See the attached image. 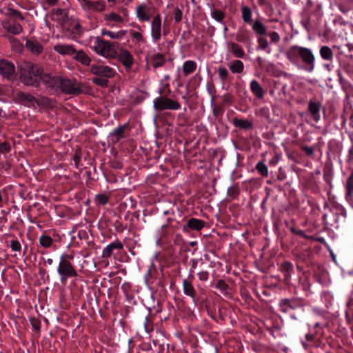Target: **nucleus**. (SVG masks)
<instances>
[{
	"mask_svg": "<svg viewBox=\"0 0 353 353\" xmlns=\"http://www.w3.org/2000/svg\"><path fill=\"white\" fill-rule=\"evenodd\" d=\"M324 323H321V322H316L315 324H314V328H318V330L315 332V335L316 336H313L311 333H310V346L314 343V345L315 346H318L319 344L316 343L315 341L317 340L319 341V337L322 335V332H321V329L323 327V326L324 325Z\"/></svg>",
	"mask_w": 353,
	"mask_h": 353,
	"instance_id": "obj_30",
	"label": "nucleus"
},
{
	"mask_svg": "<svg viewBox=\"0 0 353 353\" xmlns=\"http://www.w3.org/2000/svg\"><path fill=\"white\" fill-rule=\"evenodd\" d=\"M252 17V10L248 6H243L242 8V19L245 23H248L251 24L252 23V20L251 19Z\"/></svg>",
	"mask_w": 353,
	"mask_h": 353,
	"instance_id": "obj_40",
	"label": "nucleus"
},
{
	"mask_svg": "<svg viewBox=\"0 0 353 353\" xmlns=\"http://www.w3.org/2000/svg\"><path fill=\"white\" fill-rule=\"evenodd\" d=\"M26 48L34 54H40L43 51V46L35 39H26Z\"/></svg>",
	"mask_w": 353,
	"mask_h": 353,
	"instance_id": "obj_19",
	"label": "nucleus"
},
{
	"mask_svg": "<svg viewBox=\"0 0 353 353\" xmlns=\"http://www.w3.org/2000/svg\"><path fill=\"white\" fill-rule=\"evenodd\" d=\"M123 249V243L119 241V239L114 241V242L111 243L108 245H107L103 250L102 252V258L108 259L110 258L112 254H113L114 251L117 250H121Z\"/></svg>",
	"mask_w": 353,
	"mask_h": 353,
	"instance_id": "obj_16",
	"label": "nucleus"
},
{
	"mask_svg": "<svg viewBox=\"0 0 353 353\" xmlns=\"http://www.w3.org/2000/svg\"><path fill=\"white\" fill-rule=\"evenodd\" d=\"M8 14L12 17L14 20H21L23 21L24 19V17L22 15V13L14 8H9L8 10Z\"/></svg>",
	"mask_w": 353,
	"mask_h": 353,
	"instance_id": "obj_50",
	"label": "nucleus"
},
{
	"mask_svg": "<svg viewBox=\"0 0 353 353\" xmlns=\"http://www.w3.org/2000/svg\"><path fill=\"white\" fill-rule=\"evenodd\" d=\"M236 40L241 43H247L250 41L249 32L246 30L239 31L236 34Z\"/></svg>",
	"mask_w": 353,
	"mask_h": 353,
	"instance_id": "obj_42",
	"label": "nucleus"
},
{
	"mask_svg": "<svg viewBox=\"0 0 353 353\" xmlns=\"http://www.w3.org/2000/svg\"><path fill=\"white\" fill-rule=\"evenodd\" d=\"M115 59L121 62L127 70H130L134 63L132 54L125 48L121 49V53H119L118 57H116Z\"/></svg>",
	"mask_w": 353,
	"mask_h": 353,
	"instance_id": "obj_13",
	"label": "nucleus"
},
{
	"mask_svg": "<svg viewBox=\"0 0 353 353\" xmlns=\"http://www.w3.org/2000/svg\"><path fill=\"white\" fill-rule=\"evenodd\" d=\"M11 150V146L8 142L4 141L0 143V154H6Z\"/></svg>",
	"mask_w": 353,
	"mask_h": 353,
	"instance_id": "obj_57",
	"label": "nucleus"
},
{
	"mask_svg": "<svg viewBox=\"0 0 353 353\" xmlns=\"http://www.w3.org/2000/svg\"><path fill=\"white\" fill-rule=\"evenodd\" d=\"M310 192L319 194L321 188V183L317 181L314 177L310 176Z\"/></svg>",
	"mask_w": 353,
	"mask_h": 353,
	"instance_id": "obj_39",
	"label": "nucleus"
},
{
	"mask_svg": "<svg viewBox=\"0 0 353 353\" xmlns=\"http://www.w3.org/2000/svg\"><path fill=\"white\" fill-rule=\"evenodd\" d=\"M0 74L3 78L9 81L14 80L16 74L14 63L5 59H0Z\"/></svg>",
	"mask_w": 353,
	"mask_h": 353,
	"instance_id": "obj_8",
	"label": "nucleus"
},
{
	"mask_svg": "<svg viewBox=\"0 0 353 353\" xmlns=\"http://www.w3.org/2000/svg\"><path fill=\"white\" fill-rule=\"evenodd\" d=\"M10 248L12 251L20 252L21 250V245L20 242L17 239H12L10 241Z\"/></svg>",
	"mask_w": 353,
	"mask_h": 353,
	"instance_id": "obj_59",
	"label": "nucleus"
},
{
	"mask_svg": "<svg viewBox=\"0 0 353 353\" xmlns=\"http://www.w3.org/2000/svg\"><path fill=\"white\" fill-rule=\"evenodd\" d=\"M212 105H213L212 113L214 117L218 118L223 114L225 110L222 105H215L214 99L212 98L211 101Z\"/></svg>",
	"mask_w": 353,
	"mask_h": 353,
	"instance_id": "obj_41",
	"label": "nucleus"
},
{
	"mask_svg": "<svg viewBox=\"0 0 353 353\" xmlns=\"http://www.w3.org/2000/svg\"><path fill=\"white\" fill-rule=\"evenodd\" d=\"M61 91L67 94L79 95L83 92L82 85L75 80L61 78L59 88Z\"/></svg>",
	"mask_w": 353,
	"mask_h": 353,
	"instance_id": "obj_4",
	"label": "nucleus"
},
{
	"mask_svg": "<svg viewBox=\"0 0 353 353\" xmlns=\"http://www.w3.org/2000/svg\"><path fill=\"white\" fill-rule=\"evenodd\" d=\"M331 211L335 216V223H343L345 222L347 219V211L342 205L338 203H334L332 204Z\"/></svg>",
	"mask_w": 353,
	"mask_h": 353,
	"instance_id": "obj_12",
	"label": "nucleus"
},
{
	"mask_svg": "<svg viewBox=\"0 0 353 353\" xmlns=\"http://www.w3.org/2000/svg\"><path fill=\"white\" fill-rule=\"evenodd\" d=\"M216 288L219 289L221 292H225L229 288V285L223 279H220L216 284Z\"/></svg>",
	"mask_w": 353,
	"mask_h": 353,
	"instance_id": "obj_61",
	"label": "nucleus"
},
{
	"mask_svg": "<svg viewBox=\"0 0 353 353\" xmlns=\"http://www.w3.org/2000/svg\"><path fill=\"white\" fill-rule=\"evenodd\" d=\"M183 12L178 7L174 9V21L175 23H179L182 20Z\"/></svg>",
	"mask_w": 353,
	"mask_h": 353,
	"instance_id": "obj_63",
	"label": "nucleus"
},
{
	"mask_svg": "<svg viewBox=\"0 0 353 353\" xmlns=\"http://www.w3.org/2000/svg\"><path fill=\"white\" fill-rule=\"evenodd\" d=\"M234 96L232 95L230 93H227L223 95V105H226L230 106L232 104L234 101Z\"/></svg>",
	"mask_w": 353,
	"mask_h": 353,
	"instance_id": "obj_54",
	"label": "nucleus"
},
{
	"mask_svg": "<svg viewBox=\"0 0 353 353\" xmlns=\"http://www.w3.org/2000/svg\"><path fill=\"white\" fill-rule=\"evenodd\" d=\"M128 128V124H123L122 125L119 126L115 128L112 133V136L114 137V142H119L122 138L124 137L125 130Z\"/></svg>",
	"mask_w": 353,
	"mask_h": 353,
	"instance_id": "obj_31",
	"label": "nucleus"
},
{
	"mask_svg": "<svg viewBox=\"0 0 353 353\" xmlns=\"http://www.w3.org/2000/svg\"><path fill=\"white\" fill-rule=\"evenodd\" d=\"M43 74V68L39 65L31 63L26 66L19 68L20 81L27 86L36 88L40 87V77Z\"/></svg>",
	"mask_w": 353,
	"mask_h": 353,
	"instance_id": "obj_1",
	"label": "nucleus"
},
{
	"mask_svg": "<svg viewBox=\"0 0 353 353\" xmlns=\"http://www.w3.org/2000/svg\"><path fill=\"white\" fill-rule=\"evenodd\" d=\"M205 225V222L196 218H190L188 220L186 224L183 226V230L188 232L190 230L200 231Z\"/></svg>",
	"mask_w": 353,
	"mask_h": 353,
	"instance_id": "obj_14",
	"label": "nucleus"
},
{
	"mask_svg": "<svg viewBox=\"0 0 353 353\" xmlns=\"http://www.w3.org/2000/svg\"><path fill=\"white\" fill-rule=\"evenodd\" d=\"M183 286L185 294L194 299L196 293L192 285V281L189 279H184L183 281Z\"/></svg>",
	"mask_w": 353,
	"mask_h": 353,
	"instance_id": "obj_29",
	"label": "nucleus"
},
{
	"mask_svg": "<svg viewBox=\"0 0 353 353\" xmlns=\"http://www.w3.org/2000/svg\"><path fill=\"white\" fill-rule=\"evenodd\" d=\"M150 8L146 4H140L137 8V16L142 21H148L150 20Z\"/></svg>",
	"mask_w": 353,
	"mask_h": 353,
	"instance_id": "obj_22",
	"label": "nucleus"
},
{
	"mask_svg": "<svg viewBox=\"0 0 353 353\" xmlns=\"http://www.w3.org/2000/svg\"><path fill=\"white\" fill-rule=\"evenodd\" d=\"M72 58L85 65H89L91 62V59L82 50H77V52L74 53Z\"/></svg>",
	"mask_w": 353,
	"mask_h": 353,
	"instance_id": "obj_26",
	"label": "nucleus"
},
{
	"mask_svg": "<svg viewBox=\"0 0 353 353\" xmlns=\"http://www.w3.org/2000/svg\"><path fill=\"white\" fill-rule=\"evenodd\" d=\"M279 307L281 311L283 313L288 312L291 309L293 308L290 305V302L288 299L281 300L279 304Z\"/></svg>",
	"mask_w": 353,
	"mask_h": 353,
	"instance_id": "obj_49",
	"label": "nucleus"
},
{
	"mask_svg": "<svg viewBox=\"0 0 353 353\" xmlns=\"http://www.w3.org/2000/svg\"><path fill=\"white\" fill-rule=\"evenodd\" d=\"M287 57L292 61H294L300 57L304 63L309 64L308 48H301L297 46H292L287 52Z\"/></svg>",
	"mask_w": 353,
	"mask_h": 353,
	"instance_id": "obj_6",
	"label": "nucleus"
},
{
	"mask_svg": "<svg viewBox=\"0 0 353 353\" xmlns=\"http://www.w3.org/2000/svg\"><path fill=\"white\" fill-rule=\"evenodd\" d=\"M196 68V64L194 61H187L183 65V71L185 76L192 73Z\"/></svg>",
	"mask_w": 353,
	"mask_h": 353,
	"instance_id": "obj_38",
	"label": "nucleus"
},
{
	"mask_svg": "<svg viewBox=\"0 0 353 353\" xmlns=\"http://www.w3.org/2000/svg\"><path fill=\"white\" fill-rule=\"evenodd\" d=\"M30 324L34 330L37 332H39L41 330V321L36 318H32L30 319Z\"/></svg>",
	"mask_w": 353,
	"mask_h": 353,
	"instance_id": "obj_62",
	"label": "nucleus"
},
{
	"mask_svg": "<svg viewBox=\"0 0 353 353\" xmlns=\"http://www.w3.org/2000/svg\"><path fill=\"white\" fill-rule=\"evenodd\" d=\"M90 71L94 75L103 77L107 79L114 77L116 74L112 68L107 65H92Z\"/></svg>",
	"mask_w": 353,
	"mask_h": 353,
	"instance_id": "obj_11",
	"label": "nucleus"
},
{
	"mask_svg": "<svg viewBox=\"0 0 353 353\" xmlns=\"http://www.w3.org/2000/svg\"><path fill=\"white\" fill-rule=\"evenodd\" d=\"M345 198L353 195V171L347 178L345 185Z\"/></svg>",
	"mask_w": 353,
	"mask_h": 353,
	"instance_id": "obj_36",
	"label": "nucleus"
},
{
	"mask_svg": "<svg viewBox=\"0 0 353 353\" xmlns=\"http://www.w3.org/2000/svg\"><path fill=\"white\" fill-rule=\"evenodd\" d=\"M259 48L261 50H265L268 48V40L262 37L258 39Z\"/></svg>",
	"mask_w": 353,
	"mask_h": 353,
	"instance_id": "obj_64",
	"label": "nucleus"
},
{
	"mask_svg": "<svg viewBox=\"0 0 353 353\" xmlns=\"http://www.w3.org/2000/svg\"><path fill=\"white\" fill-rule=\"evenodd\" d=\"M39 243L42 247L48 248L52 245L53 240L50 236L42 235L39 238Z\"/></svg>",
	"mask_w": 353,
	"mask_h": 353,
	"instance_id": "obj_43",
	"label": "nucleus"
},
{
	"mask_svg": "<svg viewBox=\"0 0 353 353\" xmlns=\"http://www.w3.org/2000/svg\"><path fill=\"white\" fill-rule=\"evenodd\" d=\"M110 47L112 50L114 52V58L118 57L119 52L121 53V49H124L119 42L110 41Z\"/></svg>",
	"mask_w": 353,
	"mask_h": 353,
	"instance_id": "obj_52",
	"label": "nucleus"
},
{
	"mask_svg": "<svg viewBox=\"0 0 353 353\" xmlns=\"http://www.w3.org/2000/svg\"><path fill=\"white\" fill-rule=\"evenodd\" d=\"M337 77H338L339 82L343 88H352V85H351V83L348 81H347L346 79H345L343 78L341 70H337Z\"/></svg>",
	"mask_w": 353,
	"mask_h": 353,
	"instance_id": "obj_47",
	"label": "nucleus"
},
{
	"mask_svg": "<svg viewBox=\"0 0 353 353\" xmlns=\"http://www.w3.org/2000/svg\"><path fill=\"white\" fill-rule=\"evenodd\" d=\"M161 32V19L160 14L156 15L152 21L151 34L154 41L159 40Z\"/></svg>",
	"mask_w": 353,
	"mask_h": 353,
	"instance_id": "obj_17",
	"label": "nucleus"
},
{
	"mask_svg": "<svg viewBox=\"0 0 353 353\" xmlns=\"http://www.w3.org/2000/svg\"><path fill=\"white\" fill-rule=\"evenodd\" d=\"M2 25L4 29L13 34H18L23 31V27L19 23H10L9 21H3Z\"/></svg>",
	"mask_w": 353,
	"mask_h": 353,
	"instance_id": "obj_25",
	"label": "nucleus"
},
{
	"mask_svg": "<svg viewBox=\"0 0 353 353\" xmlns=\"http://www.w3.org/2000/svg\"><path fill=\"white\" fill-rule=\"evenodd\" d=\"M127 33V31L125 30H120L117 32H114L110 30H107L105 29H103L101 31V34L103 36L107 35L109 36L111 39H119L124 37Z\"/></svg>",
	"mask_w": 353,
	"mask_h": 353,
	"instance_id": "obj_33",
	"label": "nucleus"
},
{
	"mask_svg": "<svg viewBox=\"0 0 353 353\" xmlns=\"http://www.w3.org/2000/svg\"><path fill=\"white\" fill-rule=\"evenodd\" d=\"M310 269L314 280L320 284H325L327 279V272L324 266L319 263H312L310 261Z\"/></svg>",
	"mask_w": 353,
	"mask_h": 353,
	"instance_id": "obj_9",
	"label": "nucleus"
},
{
	"mask_svg": "<svg viewBox=\"0 0 353 353\" xmlns=\"http://www.w3.org/2000/svg\"><path fill=\"white\" fill-rule=\"evenodd\" d=\"M324 110L322 109L321 105L319 102L312 101L310 100V120L314 121L317 123L321 119V112Z\"/></svg>",
	"mask_w": 353,
	"mask_h": 353,
	"instance_id": "obj_20",
	"label": "nucleus"
},
{
	"mask_svg": "<svg viewBox=\"0 0 353 353\" xmlns=\"http://www.w3.org/2000/svg\"><path fill=\"white\" fill-rule=\"evenodd\" d=\"M251 24L252 26V29L255 32V33L259 35L266 34V27L262 22H261L259 20H256L254 22L252 21Z\"/></svg>",
	"mask_w": 353,
	"mask_h": 353,
	"instance_id": "obj_34",
	"label": "nucleus"
},
{
	"mask_svg": "<svg viewBox=\"0 0 353 353\" xmlns=\"http://www.w3.org/2000/svg\"><path fill=\"white\" fill-rule=\"evenodd\" d=\"M228 45L231 48V51L233 54L237 58H243L245 56V52L242 48L237 43L234 42H230Z\"/></svg>",
	"mask_w": 353,
	"mask_h": 353,
	"instance_id": "obj_35",
	"label": "nucleus"
},
{
	"mask_svg": "<svg viewBox=\"0 0 353 353\" xmlns=\"http://www.w3.org/2000/svg\"><path fill=\"white\" fill-rule=\"evenodd\" d=\"M310 214L312 213L314 215H318L320 212V204H322L325 208L327 202L323 196H318L313 198L310 196Z\"/></svg>",
	"mask_w": 353,
	"mask_h": 353,
	"instance_id": "obj_18",
	"label": "nucleus"
},
{
	"mask_svg": "<svg viewBox=\"0 0 353 353\" xmlns=\"http://www.w3.org/2000/svg\"><path fill=\"white\" fill-rule=\"evenodd\" d=\"M97 45L94 46L95 52L106 58L115 59L114 52L110 47V41H105L99 37L96 38Z\"/></svg>",
	"mask_w": 353,
	"mask_h": 353,
	"instance_id": "obj_7",
	"label": "nucleus"
},
{
	"mask_svg": "<svg viewBox=\"0 0 353 353\" xmlns=\"http://www.w3.org/2000/svg\"><path fill=\"white\" fill-rule=\"evenodd\" d=\"M181 104L175 100L166 97H159L154 102V108L157 111L165 110H177L181 108Z\"/></svg>",
	"mask_w": 353,
	"mask_h": 353,
	"instance_id": "obj_5",
	"label": "nucleus"
},
{
	"mask_svg": "<svg viewBox=\"0 0 353 353\" xmlns=\"http://www.w3.org/2000/svg\"><path fill=\"white\" fill-rule=\"evenodd\" d=\"M150 59L151 65L154 69L163 66L166 63L165 56L161 53L154 54Z\"/></svg>",
	"mask_w": 353,
	"mask_h": 353,
	"instance_id": "obj_23",
	"label": "nucleus"
},
{
	"mask_svg": "<svg viewBox=\"0 0 353 353\" xmlns=\"http://www.w3.org/2000/svg\"><path fill=\"white\" fill-rule=\"evenodd\" d=\"M40 83L42 82L48 88L52 90H58L60 86L61 78L53 76L49 73H45L43 70L41 77H40Z\"/></svg>",
	"mask_w": 353,
	"mask_h": 353,
	"instance_id": "obj_10",
	"label": "nucleus"
},
{
	"mask_svg": "<svg viewBox=\"0 0 353 353\" xmlns=\"http://www.w3.org/2000/svg\"><path fill=\"white\" fill-rule=\"evenodd\" d=\"M130 33L132 39H135L137 42H145V39L140 32L130 30Z\"/></svg>",
	"mask_w": 353,
	"mask_h": 353,
	"instance_id": "obj_58",
	"label": "nucleus"
},
{
	"mask_svg": "<svg viewBox=\"0 0 353 353\" xmlns=\"http://www.w3.org/2000/svg\"><path fill=\"white\" fill-rule=\"evenodd\" d=\"M250 89L252 92L259 99H262L264 96L263 88L261 86L259 83L256 80H252L250 83Z\"/></svg>",
	"mask_w": 353,
	"mask_h": 353,
	"instance_id": "obj_28",
	"label": "nucleus"
},
{
	"mask_svg": "<svg viewBox=\"0 0 353 353\" xmlns=\"http://www.w3.org/2000/svg\"><path fill=\"white\" fill-rule=\"evenodd\" d=\"M211 16L212 18H214L216 21L221 22L223 20V19L225 17V13L218 9H214L211 12Z\"/></svg>",
	"mask_w": 353,
	"mask_h": 353,
	"instance_id": "obj_48",
	"label": "nucleus"
},
{
	"mask_svg": "<svg viewBox=\"0 0 353 353\" xmlns=\"http://www.w3.org/2000/svg\"><path fill=\"white\" fill-rule=\"evenodd\" d=\"M109 201V196L108 194L102 193L95 196V202L99 205H104Z\"/></svg>",
	"mask_w": 353,
	"mask_h": 353,
	"instance_id": "obj_46",
	"label": "nucleus"
},
{
	"mask_svg": "<svg viewBox=\"0 0 353 353\" xmlns=\"http://www.w3.org/2000/svg\"><path fill=\"white\" fill-rule=\"evenodd\" d=\"M13 101L15 103H21L25 105H27L26 103L35 102L39 104V101L36 97L29 93H26L22 91H19L16 93L14 96Z\"/></svg>",
	"mask_w": 353,
	"mask_h": 353,
	"instance_id": "obj_15",
	"label": "nucleus"
},
{
	"mask_svg": "<svg viewBox=\"0 0 353 353\" xmlns=\"http://www.w3.org/2000/svg\"><path fill=\"white\" fill-rule=\"evenodd\" d=\"M54 50L61 55H69L73 57L77 50L72 45L57 44L54 46Z\"/></svg>",
	"mask_w": 353,
	"mask_h": 353,
	"instance_id": "obj_21",
	"label": "nucleus"
},
{
	"mask_svg": "<svg viewBox=\"0 0 353 353\" xmlns=\"http://www.w3.org/2000/svg\"><path fill=\"white\" fill-rule=\"evenodd\" d=\"M219 76L222 81H225L229 77V72L225 68L220 67L219 68Z\"/></svg>",
	"mask_w": 353,
	"mask_h": 353,
	"instance_id": "obj_60",
	"label": "nucleus"
},
{
	"mask_svg": "<svg viewBox=\"0 0 353 353\" xmlns=\"http://www.w3.org/2000/svg\"><path fill=\"white\" fill-rule=\"evenodd\" d=\"M232 123L236 128L243 130H249L253 128V123L251 121L239 119L236 117L232 119Z\"/></svg>",
	"mask_w": 353,
	"mask_h": 353,
	"instance_id": "obj_24",
	"label": "nucleus"
},
{
	"mask_svg": "<svg viewBox=\"0 0 353 353\" xmlns=\"http://www.w3.org/2000/svg\"><path fill=\"white\" fill-rule=\"evenodd\" d=\"M57 272L61 277V282L65 283L68 278L76 277L78 273L70 261L61 257Z\"/></svg>",
	"mask_w": 353,
	"mask_h": 353,
	"instance_id": "obj_3",
	"label": "nucleus"
},
{
	"mask_svg": "<svg viewBox=\"0 0 353 353\" xmlns=\"http://www.w3.org/2000/svg\"><path fill=\"white\" fill-rule=\"evenodd\" d=\"M105 19L109 21L122 22V17L114 12H112L110 14L105 15Z\"/></svg>",
	"mask_w": 353,
	"mask_h": 353,
	"instance_id": "obj_53",
	"label": "nucleus"
},
{
	"mask_svg": "<svg viewBox=\"0 0 353 353\" xmlns=\"http://www.w3.org/2000/svg\"><path fill=\"white\" fill-rule=\"evenodd\" d=\"M319 54L321 57L326 61L332 62L334 59V54L332 50L327 46H323L320 48L319 50Z\"/></svg>",
	"mask_w": 353,
	"mask_h": 353,
	"instance_id": "obj_27",
	"label": "nucleus"
},
{
	"mask_svg": "<svg viewBox=\"0 0 353 353\" xmlns=\"http://www.w3.org/2000/svg\"><path fill=\"white\" fill-rule=\"evenodd\" d=\"M81 150L80 148H77L75 150V154L72 157V159L74 162V165H75V167L76 168H79V163H80V159H81Z\"/></svg>",
	"mask_w": 353,
	"mask_h": 353,
	"instance_id": "obj_55",
	"label": "nucleus"
},
{
	"mask_svg": "<svg viewBox=\"0 0 353 353\" xmlns=\"http://www.w3.org/2000/svg\"><path fill=\"white\" fill-rule=\"evenodd\" d=\"M257 172L263 176H267L268 174V170L267 165L263 162H259L256 167Z\"/></svg>",
	"mask_w": 353,
	"mask_h": 353,
	"instance_id": "obj_45",
	"label": "nucleus"
},
{
	"mask_svg": "<svg viewBox=\"0 0 353 353\" xmlns=\"http://www.w3.org/2000/svg\"><path fill=\"white\" fill-rule=\"evenodd\" d=\"M229 68L232 73L239 74L243 72L244 65L241 60L236 59L231 63Z\"/></svg>",
	"mask_w": 353,
	"mask_h": 353,
	"instance_id": "obj_37",
	"label": "nucleus"
},
{
	"mask_svg": "<svg viewBox=\"0 0 353 353\" xmlns=\"http://www.w3.org/2000/svg\"><path fill=\"white\" fill-rule=\"evenodd\" d=\"M240 194V189L238 185H234L228 189V195L233 199L236 198Z\"/></svg>",
	"mask_w": 353,
	"mask_h": 353,
	"instance_id": "obj_51",
	"label": "nucleus"
},
{
	"mask_svg": "<svg viewBox=\"0 0 353 353\" xmlns=\"http://www.w3.org/2000/svg\"><path fill=\"white\" fill-rule=\"evenodd\" d=\"M297 269L303 272V276H300V281L302 282L303 287L305 290L309 288L307 283V272L309 268V252L307 250H305L299 256L296 262Z\"/></svg>",
	"mask_w": 353,
	"mask_h": 353,
	"instance_id": "obj_2",
	"label": "nucleus"
},
{
	"mask_svg": "<svg viewBox=\"0 0 353 353\" xmlns=\"http://www.w3.org/2000/svg\"><path fill=\"white\" fill-rule=\"evenodd\" d=\"M105 8V1H94L92 10L97 12H102Z\"/></svg>",
	"mask_w": 353,
	"mask_h": 353,
	"instance_id": "obj_56",
	"label": "nucleus"
},
{
	"mask_svg": "<svg viewBox=\"0 0 353 353\" xmlns=\"http://www.w3.org/2000/svg\"><path fill=\"white\" fill-rule=\"evenodd\" d=\"M279 270L284 274L285 280H286L290 277L291 272L293 270V266L292 263L289 261H285L280 265Z\"/></svg>",
	"mask_w": 353,
	"mask_h": 353,
	"instance_id": "obj_32",
	"label": "nucleus"
},
{
	"mask_svg": "<svg viewBox=\"0 0 353 353\" xmlns=\"http://www.w3.org/2000/svg\"><path fill=\"white\" fill-rule=\"evenodd\" d=\"M92 81L94 84H96L99 86H101L102 88H107L108 86V80L107 78L99 76L98 77H94L92 79Z\"/></svg>",
	"mask_w": 353,
	"mask_h": 353,
	"instance_id": "obj_44",
	"label": "nucleus"
}]
</instances>
